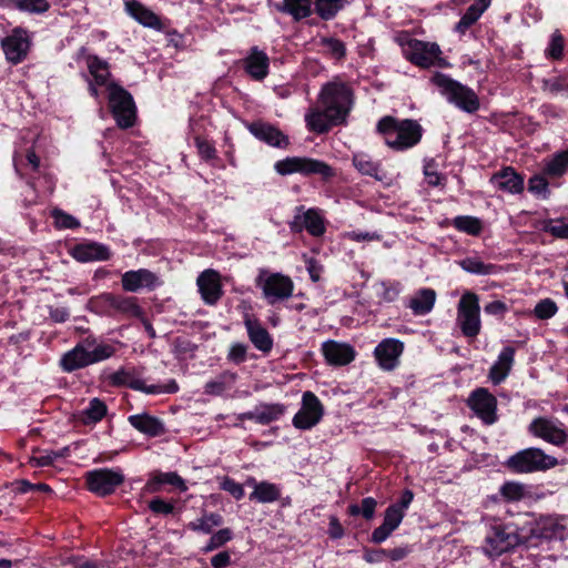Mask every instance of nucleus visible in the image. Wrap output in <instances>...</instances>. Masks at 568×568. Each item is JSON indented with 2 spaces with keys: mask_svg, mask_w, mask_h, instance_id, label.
<instances>
[{
  "mask_svg": "<svg viewBox=\"0 0 568 568\" xmlns=\"http://www.w3.org/2000/svg\"><path fill=\"white\" fill-rule=\"evenodd\" d=\"M244 325L248 339L254 347L264 354H268L274 345L273 337L268 331L257 318H252L248 315L244 317Z\"/></svg>",
  "mask_w": 568,
  "mask_h": 568,
  "instance_id": "obj_25",
  "label": "nucleus"
},
{
  "mask_svg": "<svg viewBox=\"0 0 568 568\" xmlns=\"http://www.w3.org/2000/svg\"><path fill=\"white\" fill-rule=\"evenodd\" d=\"M242 68L252 80L261 82L268 75L270 58L257 47H252L242 59Z\"/></svg>",
  "mask_w": 568,
  "mask_h": 568,
  "instance_id": "obj_22",
  "label": "nucleus"
},
{
  "mask_svg": "<svg viewBox=\"0 0 568 568\" xmlns=\"http://www.w3.org/2000/svg\"><path fill=\"white\" fill-rule=\"evenodd\" d=\"M54 223L59 229L73 230L80 226V222L72 215L63 212L62 210H54Z\"/></svg>",
  "mask_w": 568,
  "mask_h": 568,
  "instance_id": "obj_62",
  "label": "nucleus"
},
{
  "mask_svg": "<svg viewBox=\"0 0 568 568\" xmlns=\"http://www.w3.org/2000/svg\"><path fill=\"white\" fill-rule=\"evenodd\" d=\"M377 507V501L373 497H365L362 499L361 505L351 504L347 507V514L349 516H363L366 520H371L375 516V510Z\"/></svg>",
  "mask_w": 568,
  "mask_h": 568,
  "instance_id": "obj_49",
  "label": "nucleus"
},
{
  "mask_svg": "<svg viewBox=\"0 0 568 568\" xmlns=\"http://www.w3.org/2000/svg\"><path fill=\"white\" fill-rule=\"evenodd\" d=\"M454 227L467 235L479 236L484 230L483 221L473 215H458L453 219Z\"/></svg>",
  "mask_w": 568,
  "mask_h": 568,
  "instance_id": "obj_46",
  "label": "nucleus"
},
{
  "mask_svg": "<svg viewBox=\"0 0 568 568\" xmlns=\"http://www.w3.org/2000/svg\"><path fill=\"white\" fill-rule=\"evenodd\" d=\"M72 256L81 263L92 261H109L112 257L110 247L99 242H85L77 244L72 250Z\"/></svg>",
  "mask_w": 568,
  "mask_h": 568,
  "instance_id": "obj_27",
  "label": "nucleus"
},
{
  "mask_svg": "<svg viewBox=\"0 0 568 568\" xmlns=\"http://www.w3.org/2000/svg\"><path fill=\"white\" fill-rule=\"evenodd\" d=\"M111 293L104 292L88 300L85 308L100 316L111 317Z\"/></svg>",
  "mask_w": 568,
  "mask_h": 568,
  "instance_id": "obj_48",
  "label": "nucleus"
},
{
  "mask_svg": "<svg viewBox=\"0 0 568 568\" xmlns=\"http://www.w3.org/2000/svg\"><path fill=\"white\" fill-rule=\"evenodd\" d=\"M196 285L205 305H216L224 295L221 274L216 270H204L196 278Z\"/></svg>",
  "mask_w": 568,
  "mask_h": 568,
  "instance_id": "obj_19",
  "label": "nucleus"
},
{
  "mask_svg": "<svg viewBox=\"0 0 568 568\" xmlns=\"http://www.w3.org/2000/svg\"><path fill=\"white\" fill-rule=\"evenodd\" d=\"M18 4L19 11L30 14H43L51 7L48 0H20Z\"/></svg>",
  "mask_w": 568,
  "mask_h": 568,
  "instance_id": "obj_55",
  "label": "nucleus"
},
{
  "mask_svg": "<svg viewBox=\"0 0 568 568\" xmlns=\"http://www.w3.org/2000/svg\"><path fill=\"white\" fill-rule=\"evenodd\" d=\"M286 412V406L281 403H261L255 406L256 423L268 425L278 420Z\"/></svg>",
  "mask_w": 568,
  "mask_h": 568,
  "instance_id": "obj_41",
  "label": "nucleus"
},
{
  "mask_svg": "<svg viewBox=\"0 0 568 568\" xmlns=\"http://www.w3.org/2000/svg\"><path fill=\"white\" fill-rule=\"evenodd\" d=\"M568 172V148L552 155L545 163L542 169L544 175L549 178H560Z\"/></svg>",
  "mask_w": 568,
  "mask_h": 568,
  "instance_id": "obj_45",
  "label": "nucleus"
},
{
  "mask_svg": "<svg viewBox=\"0 0 568 568\" xmlns=\"http://www.w3.org/2000/svg\"><path fill=\"white\" fill-rule=\"evenodd\" d=\"M256 286L262 290L270 305L287 300L294 291V283L290 276L282 273L267 274L266 271L260 272Z\"/></svg>",
  "mask_w": 568,
  "mask_h": 568,
  "instance_id": "obj_10",
  "label": "nucleus"
},
{
  "mask_svg": "<svg viewBox=\"0 0 568 568\" xmlns=\"http://www.w3.org/2000/svg\"><path fill=\"white\" fill-rule=\"evenodd\" d=\"M85 61L91 80H95L98 85L108 87V80L111 77L110 64L97 54H87Z\"/></svg>",
  "mask_w": 568,
  "mask_h": 568,
  "instance_id": "obj_38",
  "label": "nucleus"
},
{
  "mask_svg": "<svg viewBox=\"0 0 568 568\" xmlns=\"http://www.w3.org/2000/svg\"><path fill=\"white\" fill-rule=\"evenodd\" d=\"M457 322L466 337H476L480 332V306L478 295L466 292L462 295L457 307Z\"/></svg>",
  "mask_w": 568,
  "mask_h": 568,
  "instance_id": "obj_12",
  "label": "nucleus"
},
{
  "mask_svg": "<svg viewBox=\"0 0 568 568\" xmlns=\"http://www.w3.org/2000/svg\"><path fill=\"white\" fill-rule=\"evenodd\" d=\"M404 343L398 338L387 337L382 339L374 348V357L383 371H393L399 365V358L404 352Z\"/></svg>",
  "mask_w": 568,
  "mask_h": 568,
  "instance_id": "obj_20",
  "label": "nucleus"
},
{
  "mask_svg": "<svg viewBox=\"0 0 568 568\" xmlns=\"http://www.w3.org/2000/svg\"><path fill=\"white\" fill-rule=\"evenodd\" d=\"M302 214H296L288 226L292 233H302L304 230L312 236L320 237L326 232L325 220L317 209L304 211V206L296 207Z\"/></svg>",
  "mask_w": 568,
  "mask_h": 568,
  "instance_id": "obj_17",
  "label": "nucleus"
},
{
  "mask_svg": "<svg viewBox=\"0 0 568 568\" xmlns=\"http://www.w3.org/2000/svg\"><path fill=\"white\" fill-rule=\"evenodd\" d=\"M490 182L499 190L518 194L524 191V178L513 166H505L495 172Z\"/></svg>",
  "mask_w": 568,
  "mask_h": 568,
  "instance_id": "obj_29",
  "label": "nucleus"
},
{
  "mask_svg": "<svg viewBox=\"0 0 568 568\" xmlns=\"http://www.w3.org/2000/svg\"><path fill=\"white\" fill-rule=\"evenodd\" d=\"M325 414L324 405L311 390L302 395L301 408L294 415L292 424L296 429L310 430L315 427Z\"/></svg>",
  "mask_w": 568,
  "mask_h": 568,
  "instance_id": "obj_14",
  "label": "nucleus"
},
{
  "mask_svg": "<svg viewBox=\"0 0 568 568\" xmlns=\"http://www.w3.org/2000/svg\"><path fill=\"white\" fill-rule=\"evenodd\" d=\"M246 129L254 138L270 146L287 149L291 144L288 135L282 132L277 126L262 120L247 123Z\"/></svg>",
  "mask_w": 568,
  "mask_h": 568,
  "instance_id": "obj_21",
  "label": "nucleus"
},
{
  "mask_svg": "<svg viewBox=\"0 0 568 568\" xmlns=\"http://www.w3.org/2000/svg\"><path fill=\"white\" fill-rule=\"evenodd\" d=\"M276 8L280 12L291 16L295 22L313 14L312 0H282V3L277 4Z\"/></svg>",
  "mask_w": 568,
  "mask_h": 568,
  "instance_id": "obj_35",
  "label": "nucleus"
},
{
  "mask_svg": "<svg viewBox=\"0 0 568 568\" xmlns=\"http://www.w3.org/2000/svg\"><path fill=\"white\" fill-rule=\"evenodd\" d=\"M546 176L547 175H544V173L532 175L528 181V191L542 199H548L550 191Z\"/></svg>",
  "mask_w": 568,
  "mask_h": 568,
  "instance_id": "obj_54",
  "label": "nucleus"
},
{
  "mask_svg": "<svg viewBox=\"0 0 568 568\" xmlns=\"http://www.w3.org/2000/svg\"><path fill=\"white\" fill-rule=\"evenodd\" d=\"M352 1L353 0H315L313 2V13L315 12L324 21H329Z\"/></svg>",
  "mask_w": 568,
  "mask_h": 568,
  "instance_id": "obj_42",
  "label": "nucleus"
},
{
  "mask_svg": "<svg viewBox=\"0 0 568 568\" xmlns=\"http://www.w3.org/2000/svg\"><path fill=\"white\" fill-rule=\"evenodd\" d=\"M467 404L484 424L493 425L497 422V398L487 388L478 387L474 389Z\"/></svg>",
  "mask_w": 568,
  "mask_h": 568,
  "instance_id": "obj_15",
  "label": "nucleus"
},
{
  "mask_svg": "<svg viewBox=\"0 0 568 568\" xmlns=\"http://www.w3.org/2000/svg\"><path fill=\"white\" fill-rule=\"evenodd\" d=\"M541 89L542 91H548L554 95L564 91H568V77L557 75L549 79H542Z\"/></svg>",
  "mask_w": 568,
  "mask_h": 568,
  "instance_id": "obj_56",
  "label": "nucleus"
},
{
  "mask_svg": "<svg viewBox=\"0 0 568 568\" xmlns=\"http://www.w3.org/2000/svg\"><path fill=\"white\" fill-rule=\"evenodd\" d=\"M322 354L328 365L345 366L355 359L356 352L349 344L328 339L322 344Z\"/></svg>",
  "mask_w": 568,
  "mask_h": 568,
  "instance_id": "obj_23",
  "label": "nucleus"
},
{
  "mask_svg": "<svg viewBox=\"0 0 568 568\" xmlns=\"http://www.w3.org/2000/svg\"><path fill=\"white\" fill-rule=\"evenodd\" d=\"M516 349L513 346H505L498 355V359L489 368L488 377L494 385H499L509 375L514 362Z\"/></svg>",
  "mask_w": 568,
  "mask_h": 568,
  "instance_id": "obj_32",
  "label": "nucleus"
},
{
  "mask_svg": "<svg viewBox=\"0 0 568 568\" xmlns=\"http://www.w3.org/2000/svg\"><path fill=\"white\" fill-rule=\"evenodd\" d=\"M528 433L557 447L568 443V434L562 428V424H556L547 417L534 418L528 426Z\"/></svg>",
  "mask_w": 568,
  "mask_h": 568,
  "instance_id": "obj_16",
  "label": "nucleus"
},
{
  "mask_svg": "<svg viewBox=\"0 0 568 568\" xmlns=\"http://www.w3.org/2000/svg\"><path fill=\"white\" fill-rule=\"evenodd\" d=\"M404 517L405 516L403 513H399L394 507L388 506L384 514L383 524H385L386 526H388L390 529H393L395 531L402 524Z\"/></svg>",
  "mask_w": 568,
  "mask_h": 568,
  "instance_id": "obj_64",
  "label": "nucleus"
},
{
  "mask_svg": "<svg viewBox=\"0 0 568 568\" xmlns=\"http://www.w3.org/2000/svg\"><path fill=\"white\" fill-rule=\"evenodd\" d=\"M220 488L227 491L236 500L243 499L245 495L243 486L229 476L223 477Z\"/></svg>",
  "mask_w": 568,
  "mask_h": 568,
  "instance_id": "obj_60",
  "label": "nucleus"
},
{
  "mask_svg": "<svg viewBox=\"0 0 568 568\" xmlns=\"http://www.w3.org/2000/svg\"><path fill=\"white\" fill-rule=\"evenodd\" d=\"M6 60L17 65L23 62L32 47V34L23 27H14L11 32L0 40Z\"/></svg>",
  "mask_w": 568,
  "mask_h": 568,
  "instance_id": "obj_11",
  "label": "nucleus"
},
{
  "mask_svg": "<svg viewBox=\"0 0 568 568\" xmlns=\"http://www.w3.org/2000/svg\"><path fill=\"white\" fill-rule=\"evenodd\" d=\"M163 485H171L179 489L181 493L187 490L185 480L176 471H161L154 470L150 474L144 489L148 493H159Z\"/></svg>",
  "mask_w": 568,
  "mask_h": 568,
  "instance_id": "obj_28",
  "label": "nucleus"
},
{
  "mask_svg": "<svg viewBox=\"0 0 568 568\" xmlns=\"http://www.w3.org/2000/svg\"><path fill=\"white\" fill-rule=\"evenodd\" d=\"M148 507L153 514L163 516L172 515L175 510L173 504L164 500L161 497H155L151 499L148 504Z\"/></svg>",
  "mask_w": 568,
  "mask_h": 568,
  "instance_id": "obj_61",
  "label": "nucleus"
},
{
  "mask_svg": "<svg viewBox=\"0 0 568 568\" xmlns=\"http://www.w3.org/2000/svg\"><path fill=\"white\" fill-rule=\"evenodd\" d=\"M125 11L128 14L146 28L162 31L164 24L161 18L139 0H126Z\"/></svg>",
  "mask_w": 568,
  "mask_h": 568,
  "instance_id": "obj_26",
  "label": "nucleus"
},
{
  "mask_svg": "<svg viewBox=\"0 0 568 568\" xmlns=\"http://www.w3.org/2000/svg\"><path fill=\"white\" fill-rule=\"evenodd\" d=\"M381 286L383 287L381 298L386 303L396 301L403 290L398 281H382Z\"/></svg>",
  "mask_w": 568,
  "mask_h": 568,
  "instance_id": "obj_58",
  "label": "nucleus"
},
{
  "mask_svg": "<svg viewBox=\"0 0 568 568\" xmlns=\"http://www.w3.org/2000/svg\"><path fill=\"white\" fill-rule=\"evenodd\" d=\"M162 285L163 281L160 276L148 268L126 271L121 276V286L124 292L136 293L143 288L152 292Z\"/></svg>",
  "mask_w": 568,
  "mask_h": 568,
  "instance_id": "obj_18",
  "label": "nucleus"
},
{
  "mask_svg": "<svg viewBox=\"0 0 568 568\" xmlns=\"http://www.w3.org/2000/svg\"><path fill=\"white\" fill-rule=\"evenodd\" d=\"M542 231L556 239L568 240V217L545 221Z\"/></svg>",
  "mask_w": 568,
  "mask_h": 568,
  "instance_id": "obj_52",
  "label": "nucleus"
},
{
  "mask_svg": "<svg viewBox=\"0 0 568 568\" xmlns=\"http://www.w3.org/2000/svg\"><path fill=\"white\" fill-rule=\"evenodd\" d=\"M375 131L395 152H405L418 145L425 132L417 120L399 119L393 115L382 116L376 123Z\"/></svg>",
  "mask_w": 568,
  "mask_h": 568,
  "instance_id": "obj_2",
  "label": "nucleus"
},
{
  "mask_svg": "<svg viewBox=\"0 0 568 568\" xmlns=\"http://www.w3.org/2000/svg\"><path fill=\"white\" fill-rule=\"evenodd\" d=\"M247 345L243 343L232 344L226 356L227 361L234 363L235 365L244 363L247 357Z\"/></svg>",
  "mask_w": 568,
  "mask_h": 568,
  "instance_id": "obj_63",
  "label": "nucleus"
},
{
  "mask_svg": "<svg viewBox=\"0 0 568 568\" xmlns=\"http://www.w3.org/2000/svg\"><path fill=\"white\" fill-rule=\"evenodd\" d=\"M437 164L434 159H430L424 165V175L428 185L430 186H439L444 185L446 178L436 171Z\"/></svg>",
  "mask_w": 568,
  "mask_h": 568,
  "instance_id": "obj_59",
  "label": "nucleus"
},
{
  "mask_svg": "<svg viewBox=\"0 0 568 568\" xmlns=\"http://www.w3.org/2000/svg\"><path fill=\"white\" fill-rule=\"evenodd\" d=\"M106 413V404L100 398L94 397L89 402L88 407L80 413L79 419L84 425H95L104 418Z\"/></svg>",
  "mask_w": 568,
  "mask_h": 568,
  "instance_id": "obj_44",
  "label": "nucleus"
},
{
  "mask_svg": "<svg viewBox=\"0 0 568 568\" xmlns=\"http://www.w3.org/2000/svg\"><path fill=\"white\" fill-rule=\"evenodd\" d=\"M128 422L134 429L149 437H159L166 432L164 423L148 413L130 415Z\"/></svg>",
  "mask_w": 568,
  "mask_h": 568,
  "instance_id": "obj_30",
  "label": "nucleus"
},
{
  "mask_svg": "<svg viewBox=\"0 0 568 568\" xmlns=\"http://www.w3.org/2000/svg\"><path fill=\"white\" fill-rule=\"evenodd\" d=\"M320 45L323 48L325 54L335 60L342 61L346 58V44L335 37L321 38Z\"/></svg>",
  "mask_w": 568,
  "mask_h": 568,
  "instance_id": "obj_47",
  "label": "nucleus"
},
{
  "mask_svg": "<svg viewBox=\"0 0 568 568\" xmlns=\"http://www.w3.org/2000/svg\"><path fill=\"white\" fill-rule=\"evenodd\" d=\"M115 352L116 349L113 345H100L91 352H87L82 346H78L75 344L61 356L59 366L64 373H73L90 365L109 359L115 354Z\"/></svg>",
  "mask_w": 568,
  "mask_h": 568,
  "instance_id": "obj_7",
  "label": "nucleus"
},
{
  "mask_svg": "<svg viewBox=\"0 0 568 568\" xmlns=\"http://www.w3.org/2000/svg\"><path fill=\"white\" fill-rule=\"evenodd\" d=\"M436 302V292L425 287L417 291L408 304L415 315H426L432 312Z\"/></svg>",
  "mask_w": 568,
  "mask_h": 568,
  "instance_id": "obj_39",
  "label": "nucleus"
},
{
  "mask_svg": "<svg viewBox=\"0 0 568 568\" xmlns=\"http://www.w3.org/2000/svg\"><path fill=\"white\" fill-rule=\"evenodd\" d=\"M109 106L116 125L130 129L135 124L136 105L132 94L122 85L111 82L108 84Z\"/></svg>",
  "mask_w": 568,
  "mask_h": 568,
  "instance_id": "obj_8",
  "label": "nucleus"
},
{
  "mask_svg": "<svg viewBox=\"0 0 568 568\" xmlns=\"http://www.w3.org/2000/svg\"><path fill=\"white\" fill-rule=\"evenodd\" d=\"M109 384L113 387H128L133 390H139L148 394V392H156L154 388L149 387L135 367H121L108 377Z\"/></svg>",
  "mask_w": 568,
  "mask_h": 568,
  "instance_id": "obj_24",
  "label": "nucleus"
},
{
  "mask_svg": "<svg viewBox=\"0 0 568 568\" xmlns=\"http://www.w3.org/2000/svg\"><path fill=\"white\" fill-rule=\"evenodd\" d=\"M503 465L508 473L523 475L545 473L557 467L559 460L546 454L541 448L528 447L510 455Z\"/></svg>",
  "mask_w": 568,
  "mask_h": 568,
  "instance_id": "obj_4",
  "label": "nucleus"
},
{
  "mask_svg": "<svg viewBox=\"0 0 568 568\" xmlns=\"http://www.w3.org/2000/svg\"><path fill=\"white\" fill-rule=\"evenodd\" d=\"M558 307L555 301L551 298H544L540 300L535 308H534V315L541 321L549 320L557 313Z\"/></svg>",
  "mask_w": 568,
  "mask_h": 568,
  "instance_id": "obj_57",
  "label": "nucleus"
},
{
  "mask_svg": "<svg viewBox=\"0 0 568 568\" xmlns=\"http://www.w3.org/2000/svg\"><path fill=\"white\" fill-rule=\"evenodd\" d=\"M565 526L559 524L551 517L541 518L535 529L532 530L535 536L545 540L559 539L562 540L565 537Z\"/></svg>",
  "mask_w": 568,
  "mask_h": 568,
  "instance_id": "obj_37",
  "label": "nucleus"
},
{
  "mask_svg": "<svg viewBox=\"0 0 568 568\" xmlns=\"http://www.w3.org/2000/svg\"><path fill=\"white\" fill-rule=\"evenodd\" d=\"M353 92L345 83L328 82L323 85L320 108H311L305 114L306 128L316 134H326L333 126L346 124L352 108Z\"/></svg>",
  "mask_w": 568,
  "mask_h": 568,
  "instance_id": "obj_1",
  "label": "nucleus"
},
{
  "mask_svg": "<svg viewBox=\"0 0 568 568\" xmlns=\"http://www.w3.org/2000/svg\"><path fill=\"white\" fill-rule=\"evenodd\" d=\"M352 163L363 175L374 178L376 181H383L385 178L381 163L373 161L371 155L367 153L359 152L353 154Z\"/></svg>",
  "mask_w": 568,
  "mask_h": 568,
  "instance_id": "obj_36",
  "label": "nucleus"
},
{
  "mask_svg": "<svg viewBox=\"0 0 568 568\" xmlns=\"http://www.w3.org/2000/svg\"><path fill=\"white\" fill-rule=\"evenodd\" d=\"M404 58L413 65L420 69H429L433 67L447 69L452 64L446 58L438 43L423 41L416 38H407L399 42Z\"/></svg>",
  "mask_w": 568,
  "mask_h": 568,
  "instance_id": "obj_5",
  "label": "nucleus"
},
{
  "mask_svg": "<svg viewBox=\"0 0 568 568\" xmlns=\"http://www.w3.org/2000/svg\"><path fill=\"white\" fill-rule=\"evenodd\" d=\"M490 3L491 0H477L475 3L470 4L455 24L454 30L460 34H465L467 30L479 20L483 13L489 8Z\"/></svg>",
  "mask_w": 568,
  "mask_h": 568,
  "instance_id": "obj_34",
  "label": "nucleus"
},
{
  "mask_svg": "<svg viewBox=\"0 0 568 568\" xmlns=\"http://www.w3.org/2000/svg\"><path fill=\"white\" fill-rule=\"evenodd\" d=\"M111 317L118 314L129 317H140L143 314L142 307L138 304L134 296H124L111 293Z\"/></svg>",
  "mask_w": 568,
  "mask_h": 568,
  "instance_id": "obj_33",
  "label": "nucleus"
},
{
  "mask_svg": "<svg viewBox=\"0 0 568 568\" xmlns=\"http://www.w3.org/2000/svg\"><path fill=\"white\" fill-rule=\"evenodd\" d=\"M194 145L197 150V154L206 163L213 164V161L219 160L217 151L212 142L206 140L200 134L194 136Z\"/></svg>",
  "mask_w": 568,
  "mask_h": 568,
  "instance_id": "obj_51",
  "label": "nucleus"
},
{
  "mask_svg": "<svg viewBox=\"0 0 568 568\" xmlns=\"http://www.w3.org/2000/svg\"><path fill=\"white\" fill-rule=\"evenodd\" d=\"M274 170L282 176L298 173L304 176L320 175L324 181L335 176L334 169L326 162L307 156H287L274 163Z\"/></svg>",
  "mask_w": 568,
  "mask_h": 568,
  "instance_id": "obj_6",
  "label": "nucleus"
},
{
  "mask_svg": "<svg viewBox=\"0 0 568 568\" xmlns=\"http://www.w3.org/2000/svg\"><path fill=\"white\" fill-rule=\"evenodd\" d=\"M281 486L267 480H262L256 485L255 490L250 494V500L271 504L281 498Z\"/></svg>",
  "mask_w": 568,
  "mask_h": 568,
  "instance_id": "obj_40",
  "label": "nucleus"
},
{
  "mask_svg": "<svg viewBox=\"0 0 568 568\" xmlns=\"http://www.w3.org/2000/svg\"><path fill=\"white\" fill-rule=\"evenodd\" d=\"M565 50V38L560 33L559 30H556L551 33L548 45L545 50V55L547 59L559 61L564 57Z\"/></svg>",
  "mask_w": 568,
  "mask_h": 568,
  "instance_id": "obj_50",
  "label": "nucleus"
},
{
  "mask_svg": "<svg viewBox=\"0 0 568 568\" xmlns=\"http://www.w3.org/2000/svg\"><path fill=\"white\" fill-rule=\"evenodd\" d=\"M530 497L529 487L520 481L506 480L499 487L498 493L491 496L497 503L515 504Z\"/></svg>",
  "mask_w": 568,
  "mask_h": 568,
  "instance_id": "obj_31",
  "label": "nucleus"
},
{
  "mask_svg": "<svg viewBox=\"0 0 568 568\" xmlns=\"http://www.w3.org/2000/svg\"><path fill=\"white\" fill-rule=\"evenodd\" d=\"M232 538H233V531L230 528H222L211 536L206 546L202 548V551L204 554L213 551V550L224 546L226 542L232 540Z\"/></svg>",
  "mask_w": 568,
  "mask_h": 568,
  "instance_id": "obj_53",
  "label": "nucleus"
},
{
  "mask_svg": "<svg viewBox=\"0 0 568 568\" xmlns=\"http://www.w3.org/2000/svg\"><path fill=\"white\" fill-rule=\"evenodd\" d=\"M486 550L490 557H499L521 542L517 529L509 525H495L485 538Z\"/></svg>",
  "mask_w": 568,
  "mask_h": 568,
  "instance_id": "obj_13",
  "label": "nucleus"
},
{
  "mask_svg": "<svg viewBox=\"0 0 568 568\" xmlns=\"http://www.w3.org/2000/svg\"><path fill=\"white\" fill-rule=\"evenodd\" d=\"M125 480L121 468H98L84 475L85 487L98 497L112 495Z\"/></svg>",
  "mask_w": 568,
  "mask_h": 568,
  "instance_id": "obj_9",
  "label": "nucleus"
},
{
  "mask_svg": "<svg viewBox=\"0 0 568 568\" xmlns=\"http://www.w3.org/2000/svg\"><path fill=\"white\" fill-rule=\"evenodd\" d=\"M432 83L439 88L440 94L457 109L469 114H474L479 110L480 100L477 93L468 85L442 72H436L432 77Z\"/></svg>",
  "mask_w": 568,
  "mask_h": 568,
  "instance_id": "obj_3",
  "label": "nucleus"
},
{
  "mask_svg": "<svg viewBox=\"0 0 568 568\" xmlns=\"http://www.w3.org/2000/svg\"><path fill=\"white\" fill-rule=\"evenodd\" d=\"M458 264L465 272L476 275H494L501 271L499 265L484 263L480 258L471 256L463 258Z\"/></svg>",
  "mask_w": 568,
  "mask_h": 568,
  "instance_id": "obj_43",
  "label": "nucleus"
}]
</instances>
